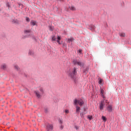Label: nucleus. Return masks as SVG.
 <instances>
[{"label": "nucleus", "mask_w": 131, "mask_h": 131, "mask_svg": "<svg viewBox=\"0 0 131 131\" xmlns=\"http://www.w3.org/2000/svg\"><path fill=\"white\" fill-rule=\"evenodd\" d=\"M73 65H78V66H82V63L81 62L77 61V59H73L72 61Z\"/></svg>", "instance_id": "7ed1b4c3"}, {"label": "nucleus", "mask_w": 131, "mask_h": 131, "mask_svg": "<svg viewBox=\"0 0 131 131\" xmlns=\"http://www.w3.org/2000/svg\"><path fill=\"white\" fill-rule=\"evenodd\" d=\"M74 40V38H68V42L69 43H70L71 42H72Z\"/></svg>", "instance_id": "9b49d317"}, {"label": "nucleus", "mask_w": 131, "mask_h": 131, "mask_svg": "<svg viewBox=\"0 0 131 131\" xmlns=\"http://www.w3.org/2000/svg\"><path fill=\"white\" fill-rule=\"evenodd\" d=\"M78 53H79V54H82V50L81 49H79V50H78Z\"/></svg>", "instance_id": "c756f323"}, {"label": "nucleus", "mask_w": 131, "mask_h": 131, "mask_svg": "<svg viewBox=\"0 0 131 131\" xmlns=\"http://www.w3.org/2000/svg\"><path fill=\"white\" fill-rule=\"evenodd\" d=\"M56 39H57V38L55 36H53L52 37V41H56Z\"/></svg>", "instance_id": "aec40b11"}, {"label": "nucleus", "mask_w": 131, "mask_h": 131, "mask_svg": "<svg viewBox=\"0 0 131 131\" xmlns=\"http://www.w3.org/2000/svg\"><path fill=\"white\" fill-rule=\"evenodd\" d=\"M35 94L37 98H40V94H39L37 92L35 91Z\"/></svg>", "instance_id": "dca6fc26"}, {"label": "nucleus", "mask_w": 131, "mask_h": 131, "mask_svg": "<svg viewBox=\"0 0 131 131\" xmlns=\"http://www.w3.org/2000/svg\"><path fill=\"white\" fill-rule=\"evenodd\" d=\"M46 128L48 131H51L53 129L54 126H53V124H48L46 126Z\"/></svg>", "instance_id": "20e7f679"}, {"label": "nucleus", "mask_w": 131, "mask_h": 131, "mask_svg": "<svg viewBox=\"0 0 131 131\" xmlns=\"http://www.w3.org/2000/svg\"><path fill=\"white\" fill-rule=\"evenodd\" d=\"M88 118L89 119V120H92L93 116L89 115L88 116Z\"/></svg>", "instance_id": "5701e85b"}, {"label": "nucleus", "mask_w": 131, "mask_h": 131, "mask_svg": "<svg viewBox=\"0 0 131 131\" xmlns=\"http://www.w3.org/2000/svg\"><path fill=\"white\" fill-rule=\"evenodd\" d=\"M83 111L84 112H85V111H86V108L85 107H83Z\"/></svg>", "instance_id": "58836bf2"}, {"label": "nucleus", "mask_w": 131, "mask_h": 131, "mask_svg": "<svg viewBox=\"0 0 131 131\" xmlns=\"http://www.w3.org/2000/svg\"><path fill=\"white\" fill-rule=\"evenodd\" d=\"M6 5L8 8H11V6L10 5V3H9V2L7 3Z\"/></svg>", "instance_id": "a878e982"}, {"label": "nucleus", "mask_w": 131, "mask_h": 131, "mask_svg": "<svg viewBox=\"0 0 131 131\" xmlns=\"http://www.w3.org/2000/svg\"><path fill=\"white\" fill-rule=\"evenodd\" d=\"M14 68L15 69H16V70H19V67H18V66H14Z\"/></svg>", "instance_id": "c85d7f7f"}, {"label": "nucleus", "mask_w": 131, "mask_h": 131, "mask_svg": "<svg viewBox=\"0 0 131 131\" xmlns=\"http://www.w3.org/2000/svg\"><path fill=\"white\" fill-rule=\"evenodd\" d=\"M29 55H33V51H31L30 50L29 52Z\"/></svg>", "instance_id": "cd10ccee"}, {"label": "nucleus", "mask_w": 131, "mask_h": 131, "mask_svg": "<svg viewBox=\"0 0 131 131\" xmlns=\"http://www.w3.org/2000/svg\"><path fill=\"white\" fill-rule=\"evenodd\" d=\"M45 113H48V111L47 108H45Z\"/></svg>", "instance_id": "c9c22d12"}, {"label": "nucleus", "mask_w": 131, "mask_h": 131, "mask_svg": "<svg viewBox=\"0 0 131 131\" xmlns=\"http://www.w3.org/2000/svg\"><path fill=\"white\" fill-rule=\"evenodd\" d=\"M6 69L7 66L6 65V64H4L1 66V69H2V70H6Z\"/></svg>", "instance_id": "6e6552de"}, {"label": "nucleus", "mask_w": 131, "mask_h": 131, "mask_svg": "<svg viewBox=\"0 0 131 131\" xmlns=\"http://www.w3.org/2000/svg\"><path fill=\"white\" fill-rule=\"evenodd\" d=\"M101 119H102V120H103L104 122H106V121H107V118H106V117L104 116H102Z\"/></svg>", "instance_id": "ddd939ff"}, {"label": "nucleus", "mask_w": 131, "mask_h": 131, "mask_svg": "<svg viewBox=\"0 0 131 131\" xmlns=\"http://www.w3.org/2000/svg\"><path fill=\"white\" fill-rule=\"evenodd\" d=\"M100 94H101V95L102 98H104V97H105V96H104V90H103V89H101V90H100Z\"/></svg>", "instance_id": "4468645a"}, {"label": "nucleus", "mask_w": 131, "mask_h": 131, "mask_svg": "<svg viewBox=\"0 0 131 131\" xmlns=\"http://www.w3.org/2000/svg\"><path fill=\"white\" fill-rule=\"evenodd\" d=\"M119 35L120 36H121V37H124V36H125V33H120Z\"/></svg>", "instance_id": "a211bd4d"}, {"label": "nucleus", "mask_w": 131, "mask_h": 131, "mask_svg": "<svg viewBox=\"0 0 131 131\" xmlns=\"http://www.w3.org/2000/svg\"><path fill=\"white\" fill-rule=\"evenodd\" d=\"M27 37V36H25L24 37H23V38H26Z\"/></svg>", "instance_id": "a19ab883"}, {"label": "nucleus", "mask_w": 131, "mask_h": 131, "mask_svg": "<svg viewBox=\"0 0 131 131\" xmlns=\"http://www.w3.org/2000/svg\"><path fill=\"white\" fill-rule=\"evenodd\" d=\"M49 29L50 30H51V31H53V28L52 27V26H49Z\"/></svg>", "instance_id": "72a5a7b5"}, {"label": "nucleus", "mask_w": 131, "mask_h": 131, "mask_svg": "<svg viewBox=\"0 0 131 131\" xmlns=\"http://www.w3.org/2000/svg\"><path fill=\"white\" fill-rule=\"evenodd\" d=\"M64 112L66 113V114H68V113H69V111L68 110H66Z\"/></svg>", "instance_id": "2f4dec72"}, {"label": "nucleus", "mask_w": 131, "mask_h": 131, "mask_svg": "<svg viewBox=\"0 0 131 131\" xmlns=\"http://www.w3.org/2000/svg\"><path fill=\"white\" fill-rule=\"evenodd\" d=\"M74 104L75 105H77V104H79L80 106H82L83 104H84V102L82 99H80L79 100L77 99H75L74 100Z\"/></svg>", "instance_id": "f03ea898"}, {"label": "nucleus", "mask_w": 131, "mask_h": 131, "mask_svg": "<svg viewBox=\"0 0 131 131\" xmlns=\"http://www.w3.org/2000/svg\"><path fill=\"white\" fill-rule=\"evenodd\" d=\"M103 99L101 101V104H103L105 105V103H107V100L105 99V96H104V98H103Z\"/></svg>", "instance_id": "1a4fd4ad"}, {"label": "nucleus", "mask_w": 131, "mask_h": 131, "mask_svg": "<svg viewBox=\"0 0 131 131\" xmlns=\"http://www.w3.org/2000/svg\"><path fill=\"white\" fill-rule=\"evenodd\" d=\"M26 21H27V22L30 21V19H29V17H26Z\"/></svg>", "instance_id": "7c9ffc66"}, {"label": "nucleus", "mask_w": 131, "mask_h": 131, "mask_svg": "<svg viewBox=\"0 0 131 131\" xmlns=\"http://www.w3.org/2000/svg\"><path fill=\"white\" fill-rule=\"evenodd\" d=\"M75 128L76 129H78V126L75 125Z\"/></svg>", "instance_id": "4c0bfd02"}, {"label": "nucleus", "mask_w": 131, "mask_h": 131, "mask_svg": "<svg viewBox=\"0 0 131 131\" xmlns=\"http://www.w3.org/2000/svg\"><path fill=\"white\" fill-rule=\"evenodd\" d=\"M104 106H105V104H103V103H100V110H103V109H104Z\"/></svg>", "instance_id": "9d476101"}, {"label": "nucleus", "mask_w": 131, "mask_h": 131, "mask_svg": "<svg viewBox=\"0 0 131 131\" xmlns=\"http://www.w3.org/2000/svg\"><path fill=\"white\" fill-rule=\"evenodd\" d=\"M60 40H61V37H60V36H58L57 41H60Z\"/></svg>", "instance_id": "393cba45"}, {"label": "nucleus", "mask_w": 131, "mask_h": 131, "mask_svg": "<svg viewBox=\"0 0 131 131\" xmlns=\"http://www.w3.org/2000/svg\"><path fill=\"white\" fill-rule=\"evenodd\" d=\"M89 70V69L86 68L85 69L83 70V73H84V74H86V73H88V71Z\"/></svg>", "instance_id": "6ab92c4d"}, {"label": "nucleus", "mask_w": 131, "mask_h": 131, "mask_svg": "<svg viewBox=\"0 0 131 131\" xmlns=\"http://www.w3.org/2000/svg\"><path fill=\"white\" fill-rule=\"evenodd\" d=\"M31 24H32V25H33V26H34L36 25V22L32 21L31 22Z\"/></svg>", "instance_id": "4be33fe9"}, {"label": "nucleus", "mask_w": 131, "mask_h": 131, "mask_svg": "<svg viewBox=\"0 0 131 131\" xmlns=\"http://www.w3.org/2000/svg\"><path fill=\"white\" fill-rule=\"evenodd\" d=\"M102 82H103V79H99V84H102Z\"/></svg>", "instance_id": "b1692460"}, {"label": "nucleus", "mask_w": 131, "mask_h": 131, "mask_svg": "<svg viewBox=\"0 0 131 131\" xmlns=\"http://www.w3.org/2000/svg\"><path fill=\"white\" fill-rule=\"evenodd\" d=\"M59 123H60V124H62V123H63V121H62V120L59 119Z\"/></svg>", "instance_id": "473e14b6"}, {"label": "nucleus", "mask_w": 131, "mask_h": 131, "mask_svg": "<svg viewBox=\"0 0 131 131\" xmlns=\"http://www.w3.org/2000/svg\"><path fill=\"white\" fill-rule=\"evenodd\" d=\"M85 114H86V113L84 112L80 113V115L81 116V118H84V115H85Z\"/></svg>", "instance_id": "0eeeda50"}, {"label": "nucleus", "mask_w": 131, "mask_h": 131, "mask_svg": "<svg viewBox=\"0 0 131 131\" xmlns=\"http://www.w3.org/2000/svg\"><path fill=\"white\" fill-rule=\"evenodd\" d=\"M57 41L59 45H61V42H60V41Z\"/></svg>", "instance_id": "ea45409f"}, {"label": "nucleus", "mask_w": 131, "mask_h": 131, "mask_svg": "<svg viewBox=\"0 0 131 131\" xmlns=\"http://www.w3.org/2000/svg\"><path fill=\"white\" fill-rule=\"evenodd\" d=\"M70 10H71V11H75L76 9H75V7L72 6V7H69Z\"/></svg>", "instance_id": "2eb2a0df"}, {"label": "nucleus", "mask_w": 131, "mask_h": 131, "mask_svg": "<svg viewBox=\"0 0 131 131\" xmlns=\"http://www.w3.org/2000/svg\"><path fill=\"white\" fill-rule=\"evenodd\" d=\"M89 29L91 30V31H95L96 30V27L94 25H89Z\"/></svg>", "instance_id": "39448f33"}, {"label": "nucleus", "mask_w": 131, "mask_h": 131, "mask_svg": "<svg viewBox=\"0 0 131 131\" xmlns=\"http://www.w3.org/2000/svg\"><path fill=\"white\" fill-rule=\"evenodd\" d=\"M63 128H64V126H63L62 125H61L60 126V129H63Z\"/></svg>", "instance_id": "e433bc0d"}, {"label": "nucleus", "mask_w": 131, "mask_h": 131, "mask_svg": "<svg viewBox=\"0 0 131 131\" xmlns=\"http://www.w3.org/2000/svg\"><path fill=\"white\" fill-rule=\"evenodd\" d=\"M12 23L15 24H19V21L17 19H13Z\"/></svg>", "instance_id": "f8f14e48"}, {"label": "nucleus", "mask_w": 131, "mask_h": 131, "mask_svg": "<svg viewBox=\"0 0 131 131\" xmlns=\"http://www.w3.org/2000/svg\"><path fill=\"white\" fill-rule=\"evenodd\" d=\"M62 48H63V49H66V48H67V44H66V43H63Z\"/></svg>", "instance_id": "412c9836"}, {"label": "nucleus", "mask_w": 131, "mask_h": 131, "mask_svg": "<svg viewBox=\"0 0 131 131\" xmlns=\"http://www.w3.org/2000/svg\"><path fill=\"white\" fill-rule=\"evenodd\" d=\"M24 32H25V33H30V30H25Z\"/></svg>", "instance_id": "bb28decb"}, {"label": "nucleus", "mask_w": 131, "mask_h": 131, "mask_svg": "<svg viewBox=\"0 0 131 131\" xmlns=\"http://www.w3.org/2000/svg\"><path fill=\"white\" fill-rule=\"evenodd\" d=\"M40 91L41 92V93H42V94H43V90L42 89V88L40 89Z\"/></svg>", "instance_id": "f704fd0d"}, {"label": "nucleus", "mask_w": 131, "mask_h": 131, "mask_svg": "<svg viewBox=\"0 0 131 131\" xmlns=\"http://www.w3.org/2000/svg\"><path fill=\"white\" fill-rule=\"evenodd\" d=\"M80 111V107L79 106H76V113H79Z\"/></svg>", "instance_id": "f3484780"}, {"label": "nucleus", "mask_w": 131, "mask_h": 131, "mask_svg": "<svg viewBox=\"0 0 131 131\" xmlns=\"http://www.w3.org/2000/svg\"><path fill=\"white\" fill-rule=\"evenodd\" d=\"M107 110L108 112H112V105H109L107 107Z\"/></svg>", "instance_id": "423d86ee"}, {"label": "nucleus", "mask_w": 131, "mask_h": 131, "mask_svg": "<svg viewBox=\"0 0 131 131\" xmlns=\"http://www.w3.org/2000/svg\"><path fill=\"white\" fill-rule=\"evenodd\" d=\"M68 76L74 81V83L76 84L78 82V78L76 76L77 75V69L74 67L73 69L70 68L67 71Z\"/></svg>", "instance_id": "f257e3e1"}]
</instances>
